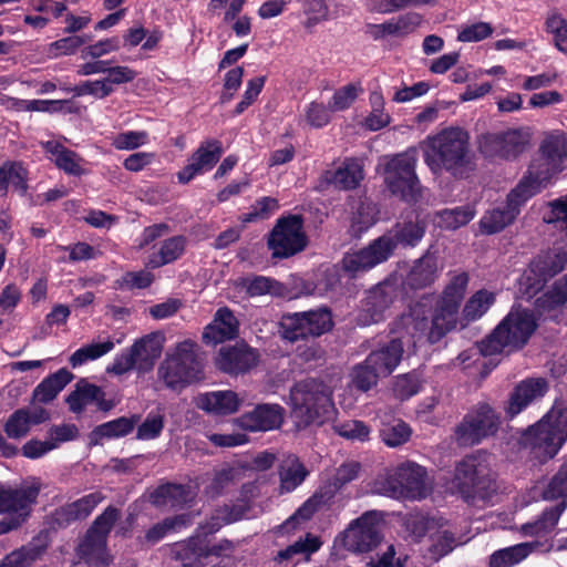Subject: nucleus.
Returning a JSON list of instances; mask_svg holds the SVG:
<instances>
[{"mask_svg": "<svg viewBox=\"0 0 567 567\" xmlns=\"http://www.w3.org/2000/svg\"><path fill=\"white\" fill-rule=\"evenodd\" d=\"M425 231L426 223L419 217L414 220L398 221L391 230L373 239L368 246L347 252L341 260L342 268L351 278H355L359 274L388 261L399 246L416 247Z\"/></svg>", "mask_w": 567, "mask_h": 567, "instance_id": "obj_1", "label": "nucleus"}, {"mask_svg": "<svg viewBox=\"0 0 567 567\" xmlns=\"http://www.w3.org/2000/svg\"><path fill=\"white\" fill-rule=\"evenodd\" d=\"M538 328L534 312L514 303L498 324L477 342L483 357L509 355L523 350Z\"/></svg>", "mask_w": 567, "mask_h": 567, "instance_id": "obj_2", "label": "nucleus"}, {"mask_svg": "<svg viewBox=\"0 0 567 567\" xmlns=\"http://www.w3.org/2000/svg\"><path fill=\"white\" fill-rule=\"evenodd\" d=\"M567 442V405L555 403L535 424L519 436V444L533 458L545 464L553 460Z\"/></svg>", "mask_w": 567, "mask_h": 567, "instance_id": "obj_3", "label": "nucleus"}, {"mask_svg": "<svg viewBox=\"0 0 567 567\" xmlns=\"http://www.w3.org/2000/svg\"><path fill=\"white\" fill-rule=\"evenodd\" d=\"M470 136L460 127H450L435 135L425 152V163L433 173L442 169L463 177L470 163Z\"/></svg>", "mask_w": 567, "mask_h": 567, "instance_id": "obj_4", "label": "nucleus"}, {"mask_svg": "<svg viewBox=\"0 0 567 567\" xmlns=\"http://www.w3.org/2000/svg\"><path fill=\"white\" fill-rule=\"evenodd\" d=\"M290 401L293 415L306 426L322 424L334 413L330 386L315 378L295 383L290 390Z\"/></svg>", "mask_w": 567, "mask_h": 567, "instance_id": "obj_5", "label": "nucleus"}, {"mask_svg": "<svg viewBox=\"0 0 567 567\" xmlns=\"http://www.w3.org/2000/svg\"><path fill=\"white\" fill-rule=\"evenodd\" d=\"M454 483L465 501H486L497 491L496 473L484 453L466 455L455 466Z\"/></svg>", "mask_w": 567, "mask_h": 567, "instance_id": "obj_6", "label": "nucleus"}, {"mask_svg": "<svg viewBox=\"0 0 567 567\" xmlns=\"http://www.w3.org/2000/svg\"><path fill=\"white\" fill-rule=\"evenodd\" d=\"M196 349L197 344L192 340L179 342L175 351L159 364L157 375L166 388L181 391L204 378L203 363Z\"/></svg>", "mask_w": 567, "mask_h": 567, "instance_id": "obj_7", "label": "nucleus"}, {"mask_svg": "<svg viewBox=\"0 0 567 567\" xmlns=\"http://www.w3.org/2000/svg\"><path fill=\"white\" fill-rule=\"evenodd\" d=\"M414 153H399L391 156L383 168L386 189L400 200L414 205L422 198V185L416 175Z\"/></svg>", "mask_w": 567, "mask_h": 567, "instance_id": "obj_8", "label": "nucleus"}, {"mask_svg": "<svg viewBox=\"0 0 567 567\" xmlns=\"http://www.w3.org/2000/svg\"><path fill=\"white\" fill-rule=\"evenodd\" d=\"M267 248L272 259H287L303 251L309 238L301 214L281 215L266 236Z\"/></svg>", "mask_w": 567, "mask_h": 567, "instance_id": "obj_9", "label": "nucleus"}, {"mask_svg": "<svg viewBox=\"0 0 567 567\" xmlns=\"http://www.w3.org/2000/svg\"><path fill=\"white\" fill-rule=\"evenodd\" d=\"M540 158L534 161L527 171L529 183L537 186V193H540L553 176L564 169V161L567 158V136L564 133H553L547 135L539 147Z\"/></svg>", "mask_w": 567, "mask_h": 567, "instance_id": "obj_10", "label": "nucleus"}, {"mask_svg": "<svg viewBox=\"0 0 567 567\" xmlns=\"http://www.w3.org/2000/svg\"><path fill=\"white\" fill-rule=\"evenodd\" d=\"M537 186H534L527 178H522L518 184L507 194L502 206L487 210L480 220L481 231L486 235H494L514 223L520 213V208L532 197L537 195Z\"/></svg>", "mask_w": 567, "mask_h": 567, "instance_id": "obj_11", "label": "nucleus"}, {"mask_svg": "<svg viewBox=\"0 0 567 567\" xmlns=\"http://www.w3.org/2000/svg\"><path fill=\"white\" fill-rule=\"evenodd\" d=\"M333 326L331 310L326 307L288 313L280 321L282 338L290 342L318 338L331 331Z\"/></svg>", "mask_w": 567, "mask_h": 567, "instance_id": "obj_12", "label": "nucleus"}, {"mask_svg": "<svg viewBox=\"0 0 567 567\" xmlns=\"http://www.w3.org/2000/svg\"><path fill=\"white\" fill-rule=\"evenodd\" d=\"M400 288L399 278L389 276L367 290L364 298L361 300L358 323L360 326H371L383 321L386 312L398 299Z\"/></svg>", "mask_w": 567, "mask_h": 567, "instance_id": "obj_13", "label": "nucleus"}, {"mask_svg": "<svg viewBox=\"0 0 567 567\" xmlns=\"http://www.w3.org/2000/svg\"><path fill=\"white\" fill-rule=\"evenodd\" d=\"M40 488H4L0 486V514H7L0 520V532H12L22 526L30 517L32 505L37 503Z\"/></svg>", "mask_w": 567, "mask_h": 567, "instance_id": "obj_14", "label": "nucleus"}, {"mask_svg": "<svg viewBox=\"0 0 567 567\" xmlns=\"http://www.w3.org/2000/svg\"><path fill=\"white\" fill-rule=\"evenodd\" d=\"M499 416L487 403H480L466 413L455 427V439L460 445H476L493 436L499 427Z\"/></svg>", "mask_w": 567, "mask_h": 567, "instance_id": "obj_15", "label": "nucleus"}, {"mask_svg": "<svg viewBox=\"0 0 567 567\" xmlns=\"http://www.w3.org/2000/svg\"><path fill=\"white\" fill-rule=\"evenodd\" d=\"M386 483L393 495L408 499L421 501L431 492L426 468L412 461L400 463L388 476Z\"/></svg>", "mask_w": 567, "mask_h": 567, "instance_id": "obj_16", "label": "nucleus"}, {"mask_svg": "<svg viewBox=\"0 0 567 567\" xmlns=\"http://www.w3.org/2000/svg\"><path fill=\"white\" fill-rule=\"evenodd\" d=\"M529 135L519 128H508L481 136L478 150L486 158L515 159L525 152Z\"/></svg>", "mask_w": 567, "mask_h": 567, "instance_id": "obj_17", "label": "nucleus"}, {"mask_svg": "<svg viewBox=\"0 0 567 567\" xmlns=\"http://www.w3.org/2000/svg\"><path fill=\"white\" fill-rule=\"evenodd\" d=\"M259 361V351L241 341L223 346L215 357V367L223 373L238 377L250 372Z\"/></svg>", "mask_w": 567, "mask_h": 567, "instance_id": "obj_18", "label": "nucleus"}, {"mask_svg": "<svg viewBox=\"0 0 567 567\" xmlns=\"http://www.w3.org/2000/svg\"><path fill=\"white\" fill-rule=\"evenodd\" d=\"M364 178L363 166L355 157H347L336 169H326L318 178L317 188L321 192L330 188L353 190Z\"/></svg>", "mask_w": 567, "mask_h": 567, "instance_id": "obj_19", "label": "nucleus"}, {"mask_svg": "<svg viewBox=\"0 0 567 567\" xmlns=\"http://www.w3.org/2000/svg\"><path fill=\"white\" fill-rule=\"evenodd\" d=\"M285 409L279 404L260 403L236 419V424L247 432H268L281 426Z\"/></svg>", "mask_w": 567, "mask_h": 567, "instance_id": "obj_20", "label": "nucleus"}, {"mask_svg": "<svg viewBox=\"0 0 567 567\" xmlns=\"http://www.w3.org/2000/svg\"><path fill=\"white\" fill-rule=\"evenodd\" d=\"M173 557L181 561L183 567H200L209 564L213 557L219 555L216 548L209 549L203 534L190 536L187 540L172 546Z\"/></svg>", "mask_w": 567, "mask_h": 567, "instance_id": "obj_21", "label": "nucleus"}, {"mask_svg": "<svg viewBox=\"0 0 567 567\" xmlns=\"http://www.w3.org/2000/svg\"><path fill=\"white\" fill-rule=\"evenodd\" d=\"M460 307L454 301L439 298L434 305L427 341L431 344L440 342L449 332L456 329Z\"/></svg>", "mask_w": 567, "mask_h": 567, "instance_id": "obj_22", "label": "nucleus"}, {"mask_svg": "<svg viewBox=\"0 0 567 567\" xmlns=\"http://www.w3.org/2000/svg\"><path fill=\"white\" fill-rule=\"evenodd\" d=\"M239 334V321L233 310L228 307L217 309L212 322L203 331V342L206 344H218L234 340Z\"/></svg>", "mask_w": 567, "mask_h": 567, "instance_id": "obj_23", "label": "nucleus"}, {"mask_svg": "<svg viewBox=\"0 0 567 567\" xmlns=\"http://www.w3.org/2000/svg\"><path fill=\"white\" fill-rule=\"evenodd\" d=\"M548 390L547 381L543 378H529L515 385L509 394L506 406L507 415L513 419L526 409L535 399L542 398Z\"/></svg>", "mask_w": 567, "mask_h": 567, "instance_id": "obj_24", "label": "nucleus"}, {"mask_svg": "<svg viewBox=\"0 0 567 567\" xmlns=\"http://www.w3.org/2000/svg\"><path fill=\"white\" fill-rule=\"evenodd\" d=\"M439 275L437 258L430 251H426L413 262L402 285L413 291L422 290L431 287L439 278Z\"/></svg>", "mask_w": 567, "mask_h": 567, "instance_id": "obj_25", "label": "nucleus"}, {"mask_svg": "<svg viewBox=\"0 0 567 567\" xmlns=\"http://www.w3.org/2000/svg\"><path fill=\"white\" fill-rule=\"evenodd\" d=\"M404 349L403 342L399 338L381 344L378 349L371 351L367 359V363L382 377L390 375L402 360Z\"/></svg>", "mask_w": 567, "mask_h": 567, "instance_id": "obj_26", "label": "nucleus"}, {"mask_svg": "<svg viewBox=\"0 0 567 567\" xmlns=\"http://www.w3.org/2000/svg\"><path fill=\"white\" fill-rule=\"evenodd\" d=\"M76 553L91 567H107L113 561L106 547L105 534H85Z\"/></svg>", "mask_w": 567, "mask_h": 567, "instance_id": "obj_27", "label": "nucleus"}, {"mask_svg": "<svg viewBox=\"0 0 567 567\" xmlns=\"http://www.w3.org/2000/svg\"><path fill=\"white\" fill-rule=\"evenodd\" d=\"M29 171L22 161L7 159L0 165V197H7L9 186L20 196H25L29 190Z\"/></svg>", "mask_w": 567, "mask_h": 567, "instance_id": "obj_28", "label": "nucleus"}, {"mask_svg": "<svg viewBox=\"0 0 567 567\" xmlns=\"http://www.w3.org/2000/svg\"><path fill=\"white\" fill-rule=\"evenodd\" d=\"M566 261V258L558 254L535 258L529 265V275L527 276L529 287L536 290L542 289L549 279L564 269Z\"/></svg>", "mask_w": 567, "mask_h": 567, "instance_id": "obj_29", "label": "nucleus"}, {"mask_svg": "<svg viewBox=\"0 0 567 567\" xmlns=\"http://www.w3.org/2000/svg\"><path fill=\"white\" fill-rule=\"evenodd\" d=\"M141 421V414L134 413L130 416L117 419L96 425L90 433L91 444H99L102 440H114L127 436L133 432Z\"/></svg>", "mask_w": 567, "mask_h": 567, "instance_id": "obj_30", "label": "nucleus"}, {"mask_svg": "<svg viewBox=\"0 0 567 567\" xmlns=\"http://www.w3.org/2000/svg\"><path fill=\"white\" fill-rule=\"evenodd\" d=\"M43 148L50 155V159L54 165L65 174L71 176L84 174V169L81 166L83 158L76 152L56 141H48L43 144Z\"/></svg>", "mask_w": 567, "mask_h": 567, "instance_id": "obj_31", "label": "nucleus"}, {"mask_svg": "<svg viewBox=\"0 0 567 567\" xmlns=\"http://www.w3.org/2000/svg\"><path fill=\"white\" fill-rule=\"evenodd\" d=\"M332 497L333 495L328 491L316 492L285 522V524L278 526V532H287L286 529L289 525H291L292 528H297L301 523L310 520L315 514L328 509Z\"/></svg>", "mask_w": 567, "mask_h": 567, "instance_id": "obj_32", "label": "nucleus"}, {"mask_svg": "<svg viewBox=\"0 0 567 567\" xmlns=\"http://www.w3.org/2000/svg\"><path fill=\"white\" fill-rule=\"evenodd\" d=\"M187 238L184 235H176L162 241L158 251L148 257L146 266L157 269L181 259L186 251Z\"/></svg>", "mask_w": 567, "mask_h": 567, "instance_id": "obj_33", "label": "nucleus"}, {"mask_svg": "<svg viewBox=\"0 0 567 567\" xmlns=\"http://www.w3.org/2000/svg\"><path fill=\"white\" fill-rule=\"evenodd\" d=\"M74 375L66 368H61L56 372L44 378L33 390V400L48 404L52 402L58 394L73 380Z\"/></svg>", "mask_w": 567, "mask_h": 567, "instance_id": "obj_34", "label": "nucleus"}, {"mask_svg": "<svg viewBox=\"0 0 567 567\" xmlns=\"http://www.w3.org/2000/svg\"><path fill=\"white\" fill-rule=\"evenodd\" d=\"M198 406L216 415H229L238 411L240 399L234 391H214L199 398Z\"/></svg>", "mask_w": 567, "mask_h": 567, "instance_id": "obj_35", "label": "nucleus"}, {"mask_svg": "<svg viewBox=\"0 0 567 567\" xmlns=\"http://www.w3.org/2000/svg\"><path fill=\"white\" fill-rule=\"evenodd\" d=\"M188 491L185 485L166 482L159 484L148 494V502L155 507H183L187 502Z\"/></svg>", "mask_w": 567, "mask_h": 567, "instance_id": "obj_36", "label": "nucleus"}, {"mask_svg": "<svg viewBox=\"0 0 567 567\" xmlns=\"http://www.w3.org/2000/svg\"><path fill=\"white\" fill-rule=\"evenodd\" d=\"M381 534H339L333 542L336 555L343 556L341 549L354 554L367 553L375 548L381 542Z\"/></svg>", "mask_w": 567, "mask_h": 567, "instance_id": "obj_37", "label": "nucleus"}, {"mask_svg": "<svg viewBox=\"0 0 567 567\" xmlns=\"http://www.w3.org/2000/svg\"><path fill=\"white\" fill-rule=\"evenodd\" d=\"M130 348L137 361L140 372L152 370L162 352V347L154 334H146L137 339Z\"/></svg>", "mask_w": 567, "mask_h": 567, "instance_id": "obj_38", "label": "nucleus"}, {"mask_svg": "<svg viewBox=\"0 0 567 567\" xmlns=\"http://www.w3.org/2000/svg\"><path fill=\"white\" fill-rule=\"evenodd\" d=\"M495 302V295L485 289L476 291L464 305L461 317L462 328L481 319Z\"/></svg>", "mask_w": 567, "mask_h": 567, "instance_id": "obj_39", "label": "nucleus"}, {"mask_svg": "<svg viewBox=\"0 0 567 567\" xmlns=\"http://www.w3.org/2000/svg\"><path fill=\"white\" fill-rule=\"evenodd\" d=\"M567 302V277L556 280L550 290L535 300V307L540 315L549 313L561 308Z\"/></svg>", "mask_w": 567, "mask_h": 567, "instance_id": "obj_40", "label": "nucleus"}, {"mask_svg": "<svg viewBox=\"0 0 567 567\" xmlns=\"http://www.w3.org/2000/svg\"><path fill=\"white\" fill-rule=\"evenodd\" d=\"M100 386L89 383L85 379H81L75 389L65 398L71 412L80 414L84 411L89 403L97 399Z\"/></svg>", "mask_w": 567, "mask_h": 567, "instance_id": "obj_41", "label": "nucleus"}, {"mask_svg": "<svg viewBox=\"0 0 567 567\" xmlns=\"http://www.w3.org/2000/svg\"><path fill=\"white\" fill-rule=\"evenodd\" d=\"M243 508L233 505H224L212 511L204 525H200L196 532H219L224 526L238 522L243 518Z\"/></svg>", "mask_w": 567, "mask_h": 567, "instance_id": "obj_42", "label": "nucleus"}, {"mask_svg": "<svg viewBox=\"0 0 567 567\" xmlns=\"http://www.w3.org/2000/svg\"><path fill=\"white\" fill-rule=\"evenodd\" d=\"M308 475L309 471L297 457L293 458L287 466H281L279 470L280 494L293 492L305 482Z\"/></svg>", "mask_w": 567, "mask_h": 567, "instance_id": "obj_43", "label": "nucleus"}, {"mask_svg": "<svg viewBox=\"0 0 567 567\" xmlns=\"http://www.w3.org/2000/svg\"><path fill=\"white\" fill-rule=\"evenodd\" d=\"M412 435L410 425L401 419L383 422L380 427V437L389 447H398L405 444Z\"/></svg>", "mask_w": 567, "mask_h": 567, "instance_id": "obj_44", "label": "nucleus"}, {"mask_svg": "<svg viewBox=\"0 0 567 567\" xmlns=\"http://www.w3.org/2000/svg\"><path fill=\"white\" fill-rule=\"evenodd\" d=\"M532 550L533 546L529 543L499 549L491 556L489 567H513L525 559Z\"/></svg>", "mask_w": 567, "mask_h": 567, "instance_id": "obj_45", "label": "nucleus"}, {"mask_svg": "<svg viewBox=\"0 0 567 567\" xmlns=\"http://www.w3.org/2000/svg\"><path fill=\"white\" fill-rule=\"evenodd\" d=\"M224 152L223 143L212 138L200 143L190 161H195L205 172L210 171L219 161Z\"/></svg>", "mask_w": 567, "mask_h": 567, "instance_id": "obj_46", "label": "nucleus"}, {"mask_svg": "<svg viewBox=\"0 0 567 567\" xmlns=\"http://www.w3.org/2000/svg\"><path fill=\"white\" fill-rule=\"evenodd\" d=\"M280 208L279 200L271 196H262L255 200L249 212L239 216L241 224L256 223L269 219Z\"/></svg>", "mask_w": 567, "mask_h": 567, "instance_id": "obj_47", "label": "nucleus"}, {"mask_svg": "<svg viewBox=\"0 0 567 567\" xmlns=\"http://www.w3.org/2000/svg\"><path fill=\"white\" fill-rule=\"evenodd\" d=\"M385 516L382 511H367L352 519L342 532H380L385 528Z\"/></svg>", "mask_w": 567, "mask_h": 567, "instance_id": "obj_48", "label": "nucleus"}, {"mask_svg": "<svg viewBox=\"0 0 567 567\" xmlns=\"http://www.w3.org/2000/svg\"><path fill=\"white\" fill-rule=\"evenodd\" d=\"M114 342L107 340L101 343H90L81 347L69 359L73 368L84 364L89 360H96L114 349Z\"/></svg>", "mask_w": 567, "mask_h": 567, "instance_id": "obj_49", "label": "nucleus"}, {"mask_svg": "<svg viewBox=\"0 0 567 567\" xmlns=\"http://www.w3.org/2000/svg\"><path fill=\"white\" fill-rule=\"evenodd\" d=\"M136 440L151 441L159 437L165 426V416L159 411H151L144 421L136 425Z\"/></svg>", "mask_w": 567, "mask_h": 567, "instance_id": "obj_50", "label": "nucleus"}, {"mask_svg": "<svg viewBox=\"0 0 567 567\" xmlns=\"http://www.w3.org/2000/svg\"><path fill=\"white\" fill-rule=\"evenodd\" d=\"M28 417V408H21L12 412L3 425V432L9 439L20 440L25 437L31 430Z\"/></svg>", "mask_w": 567, "mask_h": 567, "instance_id": "obj_51", "label": "nucleus"}, {"mask_svg": "<svg viewBox=\"0 0 567 567\" xmlns=\"http://www.w3.org/2000/svg\"><path fill=\"white\" fill-rule=\"evenodd\" d=\"M378 221L375 205L368 202H360L351 218V227L355 233L367 231Z\"/></svg>", "mask_w": 567, "mask_h": 567, "instance_id": "obj_52", "label": "nucleus"}, {"mask_svg": "<svg viewBox=\"0 0 567 567\" xmlns=\"http://www.w3.org/2000/svg\"><path fill=\"white\" fill-rule=\"evenodd\" d=\"M351 377L353 386L359 391L367 392L377 385L378 380L382 375L374 371V369L367 363V359H364L362 363L353 367Z\"/></svg>", "mask_w": 567, "mask_h": 567, "instance_id": "obj_53", "label": "nucleus"}, {"mask_svg": "<svg viewBox=\"0 0 567 567\" xmlns=\"http://www.w3.org/2000/svg\"><path fill=\"white\" fill-rule=\"evenodd\" d=\"M63 90L66 92H72L74 96L92 95L100 100L110 96L114 92L113 86H106V83L103 79L84 81L72 87H63Z\"/></svg>", "mask_w": 567, "mask_h": 567, "instance_id": "obj_54", "label": "nucleus"}, {"mask_svg": "<svg viewBox=\"0 0 567 567\" xmlns=\"http://www.w3.org/2000/svg\"><path fill=\"white\" fill-rule=\"evenodd\" d=\"M475 208L471 205L444 209L440 213L442 221L447 228L456 229L467 225L475 216Z\"/></svg>", "mask_w": 567, "mask_h": 567, "instance_id": "obj_55", "label": "nucleus"}, {"mask_svg": "<svg viewBox=\"0 0 567 567\" xmlns=\"http://www.w3.org/2000/svg\"><path fill=\"white\" fill-rule=\"evenodd\" d=\"M266 80V75L255 76L248 80L247 87L243 94V97L233 111V116L243 114L250 105L257 101L265 86Z\"/></svg>", "mask_w": 567, "mask_h": 567, "instance_id": "obj_56", "label": "nucleus"}, {"mask_svg": "<svg viewBox=\"0 0 567 567\" xmlns=\"http://www.w3.org/2000/svg\"><path fill=\"white\" fill-rule=\"evenodd\" d=\"M322 542L315 534H306L305 538H300L291 546L287 547L285 550L279 551L278 558L280 560L289 559L298 554H307L310 555L317 551Z\"/></svg>", "mask_w": 567, "mask_h": 567, "instance_id": "obj_57", "label": "nucleus"}, {"mask_svg": "<svg viewBox=\"0 0 567 567\" xmlns=\"http://www.w3.org/2000/svg\"><path fill=\"white\" fill-rule=\"evenodd\" d=\"M468 280L470 278L466 272H460L453 276L443 289L440 298L452 302L454 301L456 305L461 306L466 292Z\"/></svg>", "mask_w": 567, "mask_h": 567, "instance_id": "obj_58", "label": "nucleus"}, {"mask_svg": "<svg viewBox=\"0 0 567 567\" xmlns=\"http://www.w3.org/2000/svg\"><path fill=\"white\" fill-rule=\"evenodd\" d=\"M422 390V383L414 373H406L396 378L393 392L401 401L409 400Z\"/></svg>", "mask_w": 567, "mask_h": 567, "instance_id": "obj_59", "label": "nucleus"}, {"mask_svg": "<svg viewBox=\"0 0 567 567\" xmlns=\"http://www.w3.org/2000/svg\"><path fill=\"white\" fill-rule=\"evenodd\" d=\"M279 286L280 285L276 279L265 276H254L251 278H246L244 281L246 292L250 297H258L266 293H277V288H279Z\"/></svg>", "mask_w": 567, "mask_h": 567, "instance_id": "obj_60", "label": "nucleus"}, {"mask_svg": "<svg viewBox=\"0 0 567 567\" xmlns=\"http://www.w3.org/2000/svg\"><path fill=\"white\" fill-rule=\"evenodd\" d=\"M564 508L565 503H561L544 511L540 518L535 523V527L526 524L522 526L520 532H549L557 525Z\"/></svg>", "mask_w": 567, "mask_h": 567, "instance_id": "obj_61", "label": "nucleus"}, {"mask_svg": "<svg viewBox=\"0 0 567 567\" xmlns=\"http://www.w3.org/2000/svg\"><path fill=\"white\" fill-rule=\"evenodd\" d=\"M334 432L348 440L367 441L370 429L363 421L350 420L334 425Z\"/></svg>", "mask_w": 567, "mask_h": 567, "instance_id": "obj_62", "label": "nucleus"}, {"mask_svg": "<svg viewBox=\"0 0 567 567\" xmlns=\"http://www.w3.org/2000/svg\"><path fill=\"white\" fill-rule=\"evenodd\" d=\"M567 496V463H564L544 489V498L558 499Z\"/></svg>", "mask_w": 567, "mask_h": 567, "instance_id": "obj_63", "label": "nucleus"}, {"mask_svg": "<svg viewBox=\"0 0 567 567\" xmlns=\"http://www.w3.org/2000/svg\"><path fill=\"white\" fill-rule=\"evenodd\" d=\"M104 499L101 492H93L69 503L78 520L85 519L93 509Z\"/></svg>", "mask_w": 567, "mask_h": 567, "instance_id": "obj_64", "label": "nucleus"}]
</instances>
